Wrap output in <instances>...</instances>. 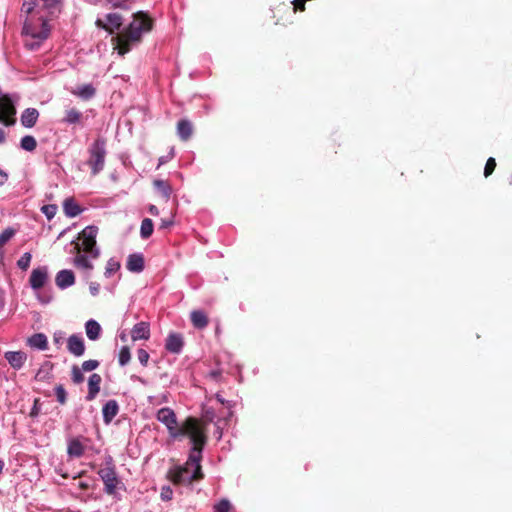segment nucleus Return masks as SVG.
<instances>
[{
	"mask_svg": "<svg viewBox=\"0 0 512 512\" xmlns=\"http://www.w3.org/2000/svg\"><path fill=\"white\" fill-rule=\"evenodd\" d=\"M192 449L189 454L188 460L184 466H179L169 472L171 481L175 484L188 485L194 480H199L203 477L201 472V453L206 443V436L197 441H191Z\"/></svg>",
	"mask_w": 512,
	"mask_h": 512,
	"instance_id": "f257e3e1",
	"label": "nucleus"
},
{
	"mask_svg": "<svg viewBox=\"0 0 512 512\" xmlns=\"http://www.w3.org/2000/svg\"><path fill=\"white\" fill-rule=\"evenodd\" d=\"M156 418L167 427L170 436L174 439L188 436L190 441H197V439L205 437L202 427L195 418L189 417L180 427H177L176 415L168 407L158 410Z\"/></svg>",
	"mask_w": 512,
	"mask_h": 512,
	"instance_id": "f03ea898",
	"label": "nucleus"
},
{
	"mask_svg": "<svg viewBox=\"0 0 512 512\" xmlns=\"http://www.w3.org/2000/svg\"><path fill=\"white\" fill-rule=\"evenodd\" d=\"M152 29V20L143 12L134 15L133 21L112 41L119 55H124L131 50V47L141 41L142 34Z\"/></svg>",
	"mask_w": 512,
	"mask_h": 512,
	"instance_id": "7ed1b4c3",
	"label": "nucleus"
},
{
	"mask_svg": "<svg viewBox=\"0 0 512 512\" xmlns=\"http://www.w3.org/2000/svg\"><path fill=\"white\" fill-rule=\"evenodd\" d=\"M50 26L43 17L31 16L25 21L23 26V36L25 46L29 50H37L41 44L48 38Z\"/></svg>",
	"mask_w": 512,
	"mask_h": 512,
	"instance_id": "20e7f679",
	"label": "nucleus"
},
{
	"mask_svg": "<svg viewBox=\"0 0 512 512\" xmlns=\"http://www.w3.org/2000/svg\"><path fill=\"white\" fill-rule=\"evenodd\" d=\"M98 228L96 226H87L82 230L78 236V241L73 242L75 252L84 251L90 254V257L96 259L99 257L100 252L96 247V236Z\"/></svg>",
	"mask_w": 512,
	"mask_h": 512,
	"instance_id": "39448f33",
	"label": "nucleus"
},
{
	"mask_svg": "<svg viewBox=\"0 0 512 512\" xmlns=\"http://www.w3.org/2000/svg\"><path fill=\"white\" fill-rule=\"evenodd\" d=\"M89 158L87 164L91 168L93 176L100 173L105 166L106 158V140L103 137H98L88 148Z\"/></svg>",
	"mask_w": 512,
	"mask_h": 512,
	"instance_id": "423d86ee",
	"label": "nucleus"
},
{
	"mask_svg": "<svg viewBox=\"0 0 512 512\" xmlns=\"http://www.w3.org/2000/svg\"><path fill=\"white\" fill-rule=\"evenodd\" d=\"M16 107L14 99L0 90V122L12 126L16 122Z\"/></svg>",
	"mask_w": 512,
	"mask_h": 512,
	"instance_id": "0eeeda50",
	"label": "nucleus"
},
{
	"mask_svg": "<svg viewBox=\"0 0 512 512\" xmlns=\"http://www.w3.org/2000/svg\"><path fill=\"white\" fill-rule=\"evenodd\" d=\"M100 478L105 485L107 494H113L119 483L112 458L105 462V466L98 471Z\"/></svg>",
	"mask_w": 512,
	"mask_h": 512,
	"instance_id": "6e6552de",
	"label": "nucleus"
},
{
	"mask_svg": "<svg viewBox=\"0 0 512 512\" xmlns=\"http://www.w3.org/2000/svg\"><path fill=\"white\" fill-rule=\"evenodd\" d=\"M106 21L105 23L102 19L96 20V25L99 28H102L109 32L110 34H113L115 30L119 29L122 25V17L120 14L117 13H110L106 15Z\"/></svg>",
	"mask_w": 512,
	"mask_h": 512,
	"instance_id": "1a4fd4ad",
	"label": "nucleus"
},
{
	"mask_svg": "<svg viewBox=\"0 0 512 512\" xmlns=\"http://www.w3.org/2000/svg\"><path fill=\"white\" fill-rule=\"evenodd\" d=\"M48 279V271L46 267H39L34 269L30 275V285L32 289L38 290L42 288Z\"/></svg>",
	"mask_w": 512,
	"mask_h": 512,
	"instance_id": "9d476101",
	"label": "nucleus"
},
{
	"mask_svg": "<svg viewBox=\"0 0 512 512\" xmlns=\"http://www.w3.org/2000/svg\"><path fill=\"white\" fill-rule=\"evenodd\" d=\"M67 349L68 351L76 357H80L85 352V345L83 338L79 335H71L67 339Z\"/></svg>",
	"mask_w": 512,
	"mask_h": 512,
	"instance_id": "9b49d317",
	"label": "nucleus"
},
{
	"mask_svg": "<svg viewBox=\"0 0 512 512\" xmlns=\"http://www.w3.org/2000/svg\"><path fill=\"white\" fill-rule=\"evenodd\" d=\"M183 337L179 333H170L166 339L165 348L167 351L178 354L183 348Z\"/></svg>",
	"mask_w": 512,
	"mask_h": 512,
	"instance_id": "f8f14e48",
	"label": "nucleus"
},
{
	"mask_svg": "<svg viewBox=\"0 0 512 512\" xmlns=\"http://www.w3.org/2000/svg\"><path fill=\"white\" fill-rule=\"evenodd\" d=\"M5 359L12 368L18 370L24 366L27 360V355L22 351H8L5 353Z\"/></svg>",
	"mask_w": 512,
	"mask_h": 512,
	"instance_id": "ddd939ff",
	"label": "nucleus"
},
{
	"mask_svg": "<svg viewBox=\"0 0 512 512\" xmlns=\"http://www.w3.org/2000/svg\"><path fill=\"white\" fill-rule=\"evenodd\" d=\"M150 337V326L147 322H139L135 324L131 330V338L133 341L148 340Z\"/></svg>",
	"mask_w": 512,
	"mask_h": 512,
	"instance_id": "4468645a",
	"label": "nucleus"
},
{
	"mask_svg": "<svg viewBox=\"0 0 512 512\" xmlns=\"http://www.w3.org/2000/svg\"><path fill=\"white\" fill-rule=\"evenodd\" d=\"M56 285L60 289H65L75 283V276L71 270H61L57 273L55 278Z\"/></svg>",
	"mask_w": 512,
	"mask_h": 512,
	"instance_id": "2eb2a0df",
	"label": "nucleus"
},
{
	"mask_svg": "<svg viewBox=\"0 0 512 512\" xmlns=\"http://www.w3.org/2000/svg\"><path fill=\"white\" fill-rule=\"evenodd\" d=\"M101 381H102V378L97 373H94L89 377L87 400H89V401L93 400L96 397V395L99 393Z\"/></svg>",
	"mask_w": 512,
	"mask_h": 512,
	"instance_id": "dca6fc26",
	"label": "nucleus"
},
{
	"mask_svg": "<svg viewBox=\"0 0 512 512\" xmlns=\"http://www.w3.org/2000/svg\"><path fill=\"white\" fill-rule=\"evenodd\" d=\"M39 117V112L35 108H27L21 115V124L26 128H32Z\"/></svg>",
	"mask_w": 512,
	"mask_h": 512,
	"instance_id": "f3484780",
	"label": "nucleus"
},
{
	"mask_svg": "<svg viewBox=\"0 0 512 512\" xmlns=\"http://www.w3.org/2000/svg\"><path fill=\"white\" fill-rule=\"evenodd\" d=\"M119 405L116 400H109L102 409L103 419L106 424L110 423L112 419L118 414Z\"/></svg>",
	"mask_w": 512,
	"mask_h": 512,
	"instance_id": "a211bd4d",
	"label": "nucleus"
},
{
	"mask_svg": "<svg viewBox=\"0 0 512 512\" xmlns=\"http://www.w3.org/2000/svg\"><path fill=\"white\" fill-rule=\"evenodd\" d=\"M126 267L131 272L139 273L144 269V258L141 254H131L128 256Z\"/></svg>",
	"mask_w": 512,
	"mask_h": 512,
	"instance_id": "6ab92c4d",
	"label": "nucleus"
},
{
	"mask_svg": "<svg viewBox=\"0 0 512 512\" xmlns=\"http://www.w3.org/2000/svg\"><path fill=\"white\" fill-rule=\"evenodd\" d=\"M85 452V447L78 438H72L68 441L67 453L70 457L79 458Z\"/></svg>",
	"mask_w": 512,
	"mask_h": 512,
	"instance_id": "aec40b11",
	"label": "nucleus"
},
{
	"mask_svg": "<svg viewBox=\"0 0 512 512\" xmlns=\"http://www.w3.org/2000/svg\"><path fill=\"white\" fill-rule=\"evenodd\" d=\"M191 322L195 328L203 329L208 325V317L201 310H194L190 314Z\"/></svg>",
	"mask_w": 512,
	"mask_h": 512,
	"instance_id": "412c9836",
	"label": "nucleus"
},
{
	"mask_svg": "<svg viewBox=\"0 0 512 512\" xmlns=\"http://www.w3.org/2000/svg\"><path fill=\"white\" fill-rule=\"evenodd\" d=\"M85 331H86L87 337L90 340L95 341L100 337L101 326L97 321L90 319L85 324Z\"/></svg>",
	"mask_w": 512,
	"mask_h": 512,
	"instance_id": "4be33fe9",
	"label": "nucleus"
},
{
	"mask_svg": "<svg viewBox=\"0 0 512 512\" xmlns=\"http://www.w3.org/2000/svg\"><path fill=\"white\" fill-rule=\"evenodd\" d=\"M93 258L90 257V254L83 255L80 252H76V256L73 259V264L75 267L85 270L93 269V264L91 262Z\"/></svg>",
	"mask_w": 512,
	"mask_h": 512,
	"instance_id": "5701e85b",
	"label": "nucleus"
},
{
	"mask_svg": "<svg viewBox=\"0 0 512 512\" xmlns=\"http://www.w3.org/2000/svg\"><path fill=\"white\" fill-rule=\"evenodd\" d=\"M63 210L65 215L71 218L76 217L82 211L79 205L71 198H68L64 201Z\"/></svg>",
	"mask_w": 512,
	"mask_h": 512,
	"instance_id": "b1692460",
	"label": "nucleus"
},
{
	"mask_svg": "<svg viewBox=\"0 0 512 512\" xmlns=\"http://www.w3.org/2000/svg\"><path fill=\"white\" fill-rule=\"evenodd\" d=\"M177 133L179 137L186 141L192 134V125L188 120H180L177 124Z\"/></svg>",
	"mask_w": 512,
	"mask_h": 512,
	"instance_id": "393cba45",
	"label": "nucleus"
},
{
	"mask_svg": "<svg viewBox=\"0 0 512 512\" xmlns=\"http://www.w3.org/2000/svg\"><path fill=\"white\" fill-rule=\"evenodd\" d=\"M28 344L33 348L45 350L47 348V337L42 333L34 334L28 339Z\"/></svg>",
	"mask_w": 512,
	"mask_h": 512,
	"instance_id": "a878e982",
	"label": "nucleus"
},
{
	"mask_svg": "<svg viewBox=\"0 0 512 512\" xmlns=\"http://www.w3.org/2000/svg\"><path fill=\"white\" fill-rule=\"evenodd\" d=\"M95 88L91 84L77 87L72 93L82 99L88 100L95 95Z\"/></svg>",
	"mask_w": 512,
	"mask_h": 512,
	"instance_id": "bb28decb",
	"label": "nucleus"
},
{
	"mask_svg": "<svg viewBox=\"0 0 512 512\" xmlns=\"http://www.w3.org/2000/svg\"><path fill=\"white\" fill-rule=\"evenodd\" d=\"M153 185L155 189L158 191V193L166 200L168 201L171 195V187L170 185L163 180H155L153 182Z\"/></svg>",
	"mask_w": 512,
	"mask_h": 512,
	"instance_id": "cd10ccee",
	"label": "nucleus"
},
{
	"mask_svg": "<svg viewBox=\"0 0 512 512\" xmlns=\"http://www.w3.org/2000/svg\"><path fill=\"white\" fill-rule=\"evenodd\" d=\"M82 118V113L75 108L66 110L63 122L67 124L79 123Z\"/></svg>",
	"mask_w": 512,
	"mask_h": 512,
	"instance_id": "c85d7f7f",
	"label": "nucleus"
},
{
	"mask_svg": "<svg viewBox=\"0 0 512 512\" xmlns=\"http://www.w3.org/2000/svg\"><path fill=\"white\" fill-rule=\"evenodd\" d=\"M20 146L23 150L32 152L37 147V141L33 136L26 135L21 139Z\"/></svg>",
	"mask_w": 512,
	"mask_h": 512,
	"instance_id": "c756f323",
	"label": "nucleus"
},
{
	"mask_svg": "<svg viewBox=\"0 0 512 512\" xmlns=\"http://www.w3.org/2000/svg\"><path fill=\"white\" fill-rule=\"evenodd\" d=\"M153 233V222L149 218H145L141 223L140 234L144 239L149 238Z\"/></svg>",
	"mask_w": 512,
	"mask_h": 512,
	"instance_id": "7c9ffc66",
	"label": "nucleus"
},
{
	"mask_svg": "<svg viewBox=\"0 0 512 512\" xmlns=\"http://www.w3.org/2000/svg\"><path fill=\"white\" fill-rule=\"evenodd\" d=\"M131 359V353L128 346H123L118 355V361L121 366H125Z\"/></svg>",
	"mask_w": 512,
	"mask_h": 512,
	"instance_id": "2f4dec72",
	"label": "nucleus"
},
{
	"mask_svg": "<svg viewBox=\"0 0 512 512\" xmlns=\"http://www.w3.org/2000/svg\"><path fill=\"white\" fill-rule=\"evenodd\" d=\"M119 268H120V263L118 261H116L115 259H110L106 264L105 276L106 277L112 276L114 273H116L119 270Z\"/></svg>",
	"mask_w": 512,
	"mask_h": 512,
	"instance_id": "473e14b6",
	"label": "nucleus"
},
{
	"mask_svg": "<svg viewBox=\"0 0 512 512\" xmlns=\"http://www.w3.org/2000/svg\"><path fill=\"white\" fill-rule=\"evenodd\" d=\"M31 259V254L29 252H26L17 261V266L22 270H27L30 265Z\"/></svg>",
	"mask_w": 512,
	"mask_h": 512,
	"instance_id": "72a5a7b5",
	"label": "nucleus"
},
{
	"mask_svg": "<svg viewBox=\"0 0 512 512\" xmlns=\"http://www.w3.org/2000/svg\"><path fill=\"white\" fill-rule=\"evenodd\" d=\"M15 234V230L11 229V228H7L5 229L1 234H0V248L2 246H4Z\"/></svg>",
	"mask_w": 512,
	"mask_h": 512,
	"instance_id": "f704fd0d",
	"label": "nucleus"
},
{
	"mask_svg": "<svg viewBox=\"0 0 512 512\" xmlns=\"http://www.w3.org/2000/svg\"><path fill=\"white\" fill-rule=\"evenodd\" d=\"M231 509V504L228 500H221L217 504L214 505V512H229Z\"/></svg>",
	"mask_w": 512,
	"mask_h": 512,
	"instance_id": "c9c22d12",
	"label": "nucleus"
},
{
	"mask_svg": "<svg viewBox=\"0 0 512 512\" xmlns=\"http://www.w3.org/2000/svg\"><path fill=\"white\" fill-rule=\"evenodd\" d=\"M55 395L60 404L66 403L67 393L62 385H58L55 387Z\"/></svg>",
	"mask_w": 512,
	"mask_h": 512,
	"instance_id": "e433bc0d",
	"label": "nucleus"
},
{
	"mask_svg": "<svg viewBox=\"0 0 512 512\" xmlns=\"http://www.w3.org/2000/svg\"><path fill=\"white\" fill-rule=\"evenodd\" d=\"M495 167H496V161L494 158L490 157L487 160L485 168H484V176L485 177L490 176L493 173Z\"/></svg>",
	"mask_w": 512,
	"mask_h": 512,
	"instance_id": "4c0bfd02",
	"label": "nucleus"
},
{
	"mask_svg": "<svg viewBox=\"0 0 512 512\" xmlns=\"http://www.w3.org/2000/svg\"><path fill=\"white\" fill-rule=\"evenodd\" d=\"M41 210L48 219H52L56 214L57 207L55 205H44Z\"/></svg>",
	"mask_w": 512,
	"mask_h": 512,
	"instance_id": "58836bf2",
	"label": "nucleus"
},
{
	"mask_svg": "<svg viewBox=\"0 0 512 512\" xmlns=\"http://www.w3.org/2000/svg\"><path fill=\"white\" fill-rule=\"evenodd\" d=\"M99 365V362L96 360H87L82 363V369L85 372H90L95 370Z\"/></svg>",
	"mask_w": 512,
	"mask_h": 512,
	"instance_id": "ea45409f",
	"label": "nucleus"
},
{
	"mask_svg": "<svg viewBox=\"0 0 512 512\" xmlns=\"http://www.w3.org/2000/svg\"><path fill=\"white\" fill-rule=\"evenodd\" d=\"M137 357H138V360L139 362L143 365V366H147L148 364V360H149V353L144 350V349H139L137 351Z\"/></svg>",
	"mask_w": 512,
	"mask_h": 512,
	"instance_id": "a19ab883",
	"label": "nucleus"
},
{
	"mask_svg": "<svg viewBox=\"0 0 512 512\" xmlns=\"http://www.w3.org/2000/svg\"><path fill=\"white\" fill-rule=\"evenodd\" d=\"M72 379L75 383H80L84 380L83 373L77 366L72 368Z\"/></svg>",
	"mask_w": 512,
	"mask_h": 512,
	"instance_id": "79ce46f5",
	"label": "nucleus"
},
{
	"mask_svg": "<svg viewBox=\"0 0 512 512\" xmlns=\"http://www.w3.org/2000/svg\"><path fill=\"white\" fill-rule=\"evenodd\" d=\"M65 340V333L63 331H57L53 334V342L57 347H60Z\"/></svg>",
	"mask_w": 512,
	"mask_h": 512,
	"instance_id": "37998d69",
	"label": "nucleus"
},
{
	"mask_svg": "<svg viewBox=\"0 0 512 512\" xmlns=\"http://www.w3.org/2000/svg\"><path fill=\"white\" fill-rule=\"evenodd\" d=\"M173 492L170 487H163L161 490V499L164 501H169L172 499Z\"/></svg>",
	"mask_w": 512,
	"mask_h": 512,
	"instance_id": "c03bdc74",
	"label": "nucleus"
},
{
	"mask_svg": "<svg viewBox=\"0 0 512 512\" xmlns=\"http://www.w3.org/2000/svg\"><path fill=\"white\" fill-rule=\"evenodd\" d=\"M109 2L111 3L112 7H114V8L129 9L127 0H123V1L109 0Z\"/></svg>",
	"mask_w": 512,
	"mask_h": 512,
	"instance_id": "a18cd8bd",
	"label": "nucleus"
},
{
	"mask_svg": "<svg viewBox=\"0 0 512 512\" xmlns=\"http://www.w3.org/2000/svg\"><path fill=\"white\" fill-rule=\"evenodd\" d=\"M100 290V285L97 282H91L89 284V291L93 296L98 295Z\"/></svg>",
	"mask_w": 512,
	"mask_h": 512,
	"instance_id": "49530a36",
	"label": "nucleus"
},
{
	"mask_svg": "<svg viewBox=\"0 0 512 512\" xmlns=\"http://www.w3.org/2000/svg\"><path fill=\"white\" fill-rule=\"evenodd\" d=\"M305 1L306 0H295L294 1V6H295V9H299L301 11L304 10V5H305Z\"/></svg>",
	"mask_w": 512,
	"mask_h": 512,
	"instance_id": "de8ad7c7",
	"label": "nucleus"
},
{
	"mask_svg": "<svg viewBox=\"0 0 512 512\" xmlns=\"http://www.w3.org/2000/svg\"><path fill=\"white\" fill-rule=\"evenodd\" d=\"M172 224H173V221L171 219L170 220L162 219L160 228L166 229V228L170 227Z\"/></svg>",
	"mask_w": 512,
	"mask_h": 512,
	"instance_id": "09e8293b",
	"label": "nucleus"
},
{
	"mask_svg": "<svg viewBox=\"0 0 512 512\" xmlns=\"http://www.w3.org/2000/svg\"><path fill=\"white\" fill-rule=\"evenodd\" d=\"M148 210L153 216L159 215V210L155 205H150Z\"/></svg>",
	"mask_w": 512,
	"mask_h": 512,
	"instance_id": "8fccbe9b",
	"label": "nucleus"
},
{
	"mask_svg": "<svg viewBox=\"0 0 512 512\" xmlns=\"http://www.w3.org/2000/svg\"><path fill=\"white\" fill-rule=\"evenodd\" d=\"M5 132L2 128H0V144L5 142Z\"/></svg>",
	"mask_w": 512,
	"mask_h": 512,
	"instance_id": "3c124183",
	"label": "nucleus"
},
{
	"mask_svg": "<svg viewBox=\"0 0 512 512\" xmlns=\"http://www.w3.org/2000/svg\"><path fill=\"white\" fill-rule=\"evenodd\" d=\"M3 468H4V463H3V461L0 460V474L3 471Z\"/></svg>",
	"mask_w": 512,
	"mask_h": 512,
	"instance_id": "603ef678",
	"label": "nucleus"
},
{
	"mask_svg": "<svg viewBox=\"0 0 512 512\" xmlns=\"http://www.w3.org/2000/svg\"><path fill=\"white\" fill-rule=\"evenodd\" d=\"M0 174L4 176L5 180L7 179V175L5 173H3L2 171H0Z\"/></svg>",
	"mask_w": 512,
	"mask_h": 512,
	"instance_id": "864d4df0",
	"label": "nucleus"
},
{
	"mask_svg": "<svg viewBox=\"0 0 512 512\" xmlns=\"http://www.w3.org/2000/svg\"><path fill=\"white\" fill-rule=\"evenodd\" d=\"M31 10H32V7H30V6H29V7L27 8V12H28V13H30V12H31Z\"/></svg>",
	"mask_w": 512,
	"mask_h": 512,
	"instance_id": "5fc2aeb1",
	"label": "nucleus"
}]
</instances>
